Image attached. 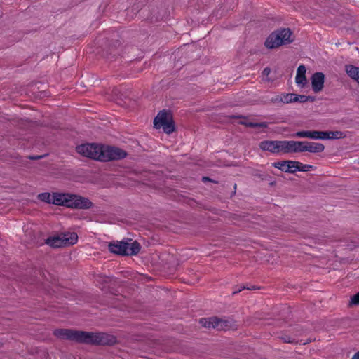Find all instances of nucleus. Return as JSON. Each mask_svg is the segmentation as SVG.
Returning a JSON list of instances; mask_svg holds the SVG:
<instances>
[{"mask_svg": "<svg viewBox=\"0 0 359 359\" xmlns=\"http://www.w3.org/2000/svg\"><path fill=\"white\" fill-rule=\"evenodd\" d=\"M326 134H327L326 136V140H337L344 138L345 137V135L339 130L336 131H326Z\"/></svg>", "mask_w": 359, "mask_h": 359, "instance_id": "nucleus-18", "label": "nucleus"}, {"mask_svg": "<svg viewBox=\"0 0 359 359\" xmlns=\"http://www.w3.org/2000/svg\"><path fill=\"white\" fill-rule=\"evenodd\" d=\"M294 93H286L282 94L283 103L289 104L292 102H294Z\"/></svg>", "mask_w": 359, "mask_h": 359, "instance_id": "nucleus-24", "label": "nucleus"}, {"mask_svg": "<svg viewBox=\"0 0 359 359\" xmlns=\"http://www.w3.org/2000/svg\"><path fill=\"white\" fill-rule=\"evenodd\" d=\"M306 97H307V102L308 101H311V102L314 101V97H313L306 95Z\"/></svg>", "mask_w": 359, "mask_h": 359, "instance_id": "nucleus-31", "label": "nucleus"}, {"mask_svg": "<svg viewBox=\"0 0 359 359\" xmlns=\"http://www.w3.org/2000/svg\"><path fill=\"white\" fill-rule=\"evenodd\" d=\"M284 341H285V342H287V343H292V341L291 340H290V339H286V338H285V339H284Z\"/></svg>", "mask_w": 359, "mask_h": 359, "instance_id": "nucleus-34", "label": "nucleus"}, {"mask_svg": "<svg viewBox=\"0 0 359 359\" xmlns=\"http://www.w3.org/2000/svg\"><path fill=\"white\" fill-rule=\"evenodd\" d=\"M57 194H62L60 192H53L52 194L48 192L41 193L38 195L37 198L39 200L43 202H46L49 204H54L58 205L56 201Z\"/></svg>", "mask_w": 359, "mask_h": 359, "instance_id": "nucleus-11", "label": "nucleus"}, {"mask_svg": "<svg viewBox=\"0 0 359 359\" xmlns=\"http://www.w3.org/2000/svg\"><path fill=\"white\" fill-rule=\"evenodd\" d=\"M287 172L294 173L295 172L299 171V161H287Z\"/></svg>", "mask_w": 359, "mask_h": 359, "instance_id": "nucleus-19", "label": "nucleus"}, {"mask_svg": "<svg viewBox=\"0 0 359 359\" xmlns=\"http://www.w3.org/2000/svg\"><path fill=\"white\" fill-rule=\"evenodd\" d=\"M297 138H309L311 139V130H301L297 131L292 135Z\"/></svg>", "mask_w": 359, "mask_h": 359, "instance_id": "nucleus-21", "label": "nucleus"}, {"mask_svg": "<svg viewBox=\"0 0 359 359\" xmlns=\"http://www.w3.org/2000/svg\"><path fill=\"white\" fill-rule=\"evenodd\" d=\"M243 289H245V287L243 286V287H241V288L238 290H235L234 292H233V294H235L236 293H238L239 292H241L242 290ZM246 289L248 290H251V288H249V287H246Z\"/></svg>", "mask_w": 359, "mask_h": 359, "instance_id": "nucleus-30", "label": "nucleus"}, {"mask_svg": "<svg viewBox=\"0 0 359 359\" xmlns=\"http://www.w3.org/2000/svg\"><path fill=\"white\" fill-rule=\"evenodd\" d=\"M350 304H351V305L359 304V292L357 294H354L351 297Z\"/></svg>", "mask_w": 359, "mask_h": 359, "instance_id": "nucleus-27", "label": "nucleus"}, {"mask_svg": "<svg viewBox=\"0 0 359 359\" xmlns=\"http://www.w3.org/2000/svg\"><path fill=\"white\" fill-rule=\"evenodd\" d=\"M296 83L302 87L304 86L306 82V67L304 65H299L297 68L295 77Z\"/></svg>", "mask_w": 359, "mask_h": 359, "instance_id": "nucleus-13", "label": "nucleus"}, {"mask_svg": "<svg viewBox=\"0 0 359 359\" xmlns=\"http://www.w3.org/2000/svg\"><path fill=\"white\" fill-rule=\"evenodd\" d=\"M41 158V156H31V157H30V158H31V159H34V160H35V159H39V158Z\"/></svg>", "mask_w": 359, "mask_h": 359, "instance_id": "nucleus-33", "label": "nucleus"}, {"mask_svg": "<svg viewBox=\"0 0 359 359\" xmlns=\"http://www.w3.org/2000/svg\"><path fill=\"white\" fill-rule=\"evenodd\" d=\"M345 69L348 76L359 83V67L352 65H347L345 67Z\"/></svg>", "mask_w": 359, "mask_h": 359, "instance_id": "nucleus-15", "label": "nucleus"}, {"mask_svg": "<svg viewBox=\"0 0 359 359\" xmlns=\"http://www.w3.org/2000/svg\"><path fill=\"white\" fill-rule=\"evenodd\" d=\"M78 241V236L74 232H67L61 233L60 236L49 238L47 239V244L53 248H60L62 246L75 244Z\"/></svg>", "mask_w": 359, "mask_h": 359, "instance_id": "nucleus-6", "label": "nucleus"}, {"mask_svg": "<svg viewBox=\"0 0 359 359\" xmlns=\"http://www.w3.org/2000/svg\"><path fill=\"white\" fill-rule=\"evenodd\" d=\"M291 36L292 32L290 29H282L272 32L266 39L264 44L268 48H276L292 42Z\"/></svg>", "mask_w": 359, "mask_h": 359, "instance_id": "nucleus-4", "label": "nucleus"}, {"mask_svg": "<svg viewBox=\"0 0 359 359\" xmlns=\"http://www.w3.org/2000/svg\"><path fill=\"white\" fill-rule=\"evenodd\" d=\"M140 245L138 242L134 241L129 243L127 255H135L139 253Z\"/></svg>", "mask_w": 359, "mask_h": 359, "instance_id": "nucleus-16", "label": "nucleus"}, {"mask_svg": "<svg viewBox=\"0 0 359 359\" xmlns=\"http://www.w3.org/2000/svg\"><path fill=\"white\" fill-rule=\"evenodd\" d=\"M241 124H243L246 126L250 127V128H265L266 127V123L265 122H250V121H245L241 122Z\"/></svg>", "mask_w": 359, "mask_h": 359, "instance_id": "nucleus-23", "label": "nucleus"}, {"mask_svg": "<svg viewBox=\"0 0 359 359\" xmlns=\"http://www.w3.org/2000/svg\"><path fill=\"white\" fill-rule=\"evenodd\" d=\"M294 102H299L301 103H304V102H307V97H306V95H303L294 94Z\"/></svg>", "mask_w": 359, "mask_h": 359, "instance_id": "nucleus-26", "label": "nucleus"}, {"mask_svg": "<svg viewBox=\"0 0 359 359\" xmlns=\"http://www.w3.org/2000/svg\"><path fill=\"white\" fill-rule=\"evenodd\" d=\"M199 323L204 327H212L217 330H227L231 327L229 320L220 319L217 317L203 318L200 319Z\"/></svg>", "mask_w": 359, "mask_h": 359, "instance_id": "nucleus-7", "label": "nucleus"}, {"mask_svg": "<svg viewBox=\"0 0 359 359\" xmlns=\"http://www.w3.org/2000/svg\"><path fill=\"white\" fill-rule=\"evenodd\" d=\"M325 83V75L322 72H316L311 76L312 90L315 93L320 92Z\"/></svg>", "mask_w": 359, "mask_h": 359, "instance_id": "nucleus-9", "label": "nucleus"}, {"mask_svg": "<svg viewBox=\"0 0 359 359\" xmlns=\"http://www.w3.org/2000/svg\"><path fill=\"white\" fill-rule=\"evenodd\" d=\"M287 161H277L273 163V166L274 168H278L285 172H287Z\"/></svg>", "mask_w": 359, "mask_h": 359, "instance_id": "nucleus-22", "label": "nucleus"}, {"mask_svg": "<svg viewBox=\"0 0 359 359\" xmlns=\"http://www.w3.org/2000/svg\"><path fill=\"white\" fill-rule=\"evenodd\" d=\"M53 334L57 338L67 339L79 344L94 346H111L116 342V338L105 332H93L72 329H56Z\"/></svg>", "mask_w": 359, "mask_h": 359, "instance_id": "nucleus-1", "label": "nucleus"}, {"mask_svg": "<svg viewBox=\"0 0 359 359\" xmlns=\"http://www.w3.org/2000/svg\"><path fill=\"white\" fill-rule=\"evenodd\" d=\"M129 243L127 242L110 243L109 250L116 255H127Z\"/></svg>", "mask_w": 359, "mask_h": 359, "instance_id": "nucleus-8", "label": "nucleus"}, {"mask_svg": "<svg viewBox=\"0 0 359 359\" xmlns=\"http://www.w3.org/2000/svg\"><path fill=\"white\" fill-rule=\"evenodd\" d=\"M56 201L60 206H65L72 209H89L93 203L87 198L69 193L57 194Z\"/></svg>", "mask_w": 359, "mask_h": 359, "instance_id": "nucleus-3", "label": "nucleus"}, {"mask_svg": "<svg viewBox=\"0 0 359 359\" xmlns=\"http://www.w3.org/2000/svg\"><path fill=\"white\" fill-rule=\"evenodd\" d=\"M76 151L85 157L104 162L123 159L127 155L121 149L95 143L79 145Z\"/></svg>", "mask_w": 359, "mask_h": 359, "instance_id": "nucleus-2", "label": "nucleus"}, {"mask_svg": "<svg viewBox=\"0 0 359 359\" xmlns=\"http://www.w3.org/2000/svg\"><path fill=\"white\" fill-rule=\"evenodd\" d=\"M270 72H271L270 68L266 67V68L264 69L262 73H263L264 75L268 76L270 74Z\"/></svg>", "mask_w": 359, "mask_h": 359, "instance_id": "nucleus-29", "label": "nucleus"}, {"mask_svg": "<svg viewBox=\"0 0 359 359\" xmlns=\"http://www.w3.org/2000/svg\"><path fill=\"white\" fill-rule=\"evenodd\" d=\"M154 126L156 129L162 128L167 134L175 131V127L172 115L169 111H161L154 120Z\"/></svg>", "mask_w": 359, "mask_h": 359, "instance_id": "nucleus-5", "label": "nucleus"}, {"mask_svg": "<svg viewBox=\"0 0 359 359\" xmlns=\"http://www.w3.org/2000/svg\"><path fill=\"white\" fill-rule=\"evenodd\" d=\"M325 149V146L322 143L306 141V151L310 153H320Z\"/></svg>", "mask_w": 359, "mask_h": 359, "instance_id": "nucleus-14", "label": "nucleus"}, {"mask_svg": "<svg viewBox=\"0 0 359 359\" xmlns=\"http://www.w3.org/2000/svg\"><path fill=\"white\" fill-rule=\"evenodd\" d=\"M352 359H359V351L353 355Z\"/></svg>", "mask_w": 359, "mask_h": 359, "instance_id": "nucleus-32", "label": "nucleus"}, {"mask_svg": "<svg viewBox=\"0 0 359 359\" xmlns=\"http://www.w3.org/2000/svg\"><path fill=\"white\" fill-rule=\"evenodd\" d=\"M271 102L272 103H278L283 102L282 95H277L271 98Z\"/></svg>", "mask_w": 359, "mask_h": 359, "instance_id": "nucleus-28", "label": "nucleus"}, {"mask_svg": "<svg viewBox=\"0 0 359 359\" xmlns=\"http://www.w3.org/2000/svg\"><path fill=\"white\" fill-rule=\"evenodd\" d=\"M326 131L311 130L312 140H326Z\"/></svg>", "mask_w": 359, "mask_h": 359, "instance_id": "nucleus-20", "label": "nucleus"}, {"mask_svg": "<svg viewBox=\"0 0 359 359\" xmlns=\"http://www.w3.org/2000/svg\"><path fill=\"white\" fill-rule=\"evenodd\" d=\"M259 147L263 151H270L273 154H280L279 140L262 141Z\"/></svg>", "mask_w": 359, "mask_h": 359, "instance_id": "nucleus-10", "label": "nucleus"}, {"mask_svg": "<svg viewBox=\"0 0 359 359\" xmlns=\"http://www.w3.org/2000/svg\"><path fill=\"white\" fill-rule=\"evenodd\" d=\"M306 148V141L294 140V153L305 152Z\"/></svg>", "mask_w": 359, "mask_h": 359, "instance_id": "nucleus-17", "label": "nucleus"}, {"mask_svg": "<svg viewBox=\"0 0 359 359\" xmlns=\"http://www.w3.org/2000/svg\"><path fill=\"white\" fill-rule=\"evenodd\" d=\"M280 154L294 153V140H279Z\"/></svg>", "mask_w": 359, "mask_h": 359, "instance_id": "nucleus-12", "label": "nucleus"}, {"mask_svg": "<svg viewBox=\"0 0 359 359\" xmlns=\"http://www.w3.org/2000/svg\"><path fill=\"white\" fill-rule=\"evenodd\" d=\"M203 181H207V180H210V179H209L208 177H203Z\"/></svg>", "mask_w": 359, "mask_h": 359, "instance_id": "nucleus-35", "label": "nucleus"}, {"mask_svg": "<svg viewBox=\"0 0 359 359\" xmlns=\"http://www.w3.org/2000/svg\"><path fill=\"white\" fill-rule=\"evenodd\" d=\"M299 171H302V172H307V171L314 170V166H313L311 165H308V164H303L300 162H299Z\"/></svg>", "mask_w": 359, "mask_h": 359, "instance_id": "nucleus-25", "label": "nucleus"}]
</instances>
